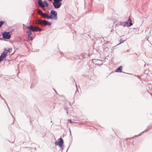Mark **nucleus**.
Listing matches in <instances>:
<instances>
[{
	"instance_id": "obj_1",
	"label": "nucleus",
	"mask_w": 152,
	"mask_h": 152,
	"mask_svg": "<svg viewBox=\"0 0 152 152\" xmlns=\"http://www.w3.org/2000/svg\"><path fill=\"white\" fill-rule=\"evenodd\" d=\"M26 28L29 30L27 31V33L28 34L29 36H30L32 34L30 30H31L33 31H40L42 30L38 26H34L32 25L27 26Z\"/></svg>"
},
{
	"instance_id": "obj_2",
	"label": "nucleus",
	"mask_w": 152,
	"mask_h": 152,
	"mask_svg": "<svg viewBox=\"0 0 152 152\" xmlns=\"http://www.w3.org/2000/svg\"><path fill=\"white\" fill-rule=\"evenodd\" d=\"M49 18L50 19H52L55 20L57 19V12L54 10H52L50 12V16Z\"/></svg>"
},
{
	"instance_id": "obj_3",
	"label": "nucleus",
	"mask_w": 152,
	"mask_h": 152,
	"mask_svg": "<svg viewBox=\"0 0 152 152\" xmlns=\"http://www.w3.org/2000/svg\"><path fill=\"white\" fill-rule=\"evenodd\" d=\"M37 12L38 14L40 15L42 17L48 19H50V18H49L50 16H49L46 13H43L42 11H41L40 9H37Z\"/></svg>"
},
{
	"instance_id": "obj_4",
	"label": "nucleus",
	"mask_w": 152,
	"mask_h": 152,
	"mask_svg": "<svg viewBox=\"0 0 152 152\" xmlns=\"http://www.w3.org/2000/svg\"><path fill=\"white\" fill-rule=\"evenodd\" d=\"M38 3L39 6L42 8H44L45 6L47 7H48L49 6V4L45 0L43 2L41 0H38Z\"/></svg>"
},
{
	"instance_id": "obj_5",
	"label": "nucleus",
	"mask_w": 152,
	"mask_h": 152,
	"mask_svg": "<svg viewBox=\"0 0 152 152\" xmlns=\"http://www.w3.org/2000/svg\"><path fill=\"white\" fill-rule=\"evenodd\" d=\"M53 1L54 2L53 3V4L54 7L56 9H58L60 8L62 4V3L56 0H53Z\"/></svg>"
},
{
	"instance_id": "obj_6",
	"label": "nucleus",
	"mask_w": 152,
	"mask_h": 152,
	"mask_svg": "<svg viewBox=\"0 0 152 152\" xmlns=\"http://www.w3.org/2000/svg\"><path fill=\"white\" fill-rule=\"evenodd\" d=\"M3 37L5 39H9L11 37V34L9 32H4L2 34Z\"/></svg>"
},
{
	"instance_id": "obj_7",
	"label": "nucleus",
	"mask_w": 152,
	"mask_h": 152,
	"mask_svg": "<svg viewBox=\"0 0 152 152\" xmlns=\"http://www.w3.org/2000/svg\"><path fill=\"white\" fill-rule=\"evenodd\" d=\"M39 23L44 25L50 26L51 25V23L45 20H40L39 21Z\"/></svg>"
},
{
	"instance_id": "obj_8",
	"label": "nucleus",
	"mask_w": 152,
	"mask_h": 152,
	"mask_svg": "<svg viewBox=\"0 0 152 152\" xmlns=\"http://www.w3.org/2000/svg\"><path fill=\"white\" fill-rule=\"evenodd\" d=\"M58 140H59V141L55 142V144L56 145L60 147H61L63 145V140L61 138L59 139Z\"/></svg>"
},
{
	"instance_id": "obj_9",
	"label": "nucleus",
	"mask_w": 152,
	"mask_h": 152,
	"mask_svg": "<svg viewBox=\"0 0 152 152\" xmlns=\"http://www.w3.org/2000/svg\"><path fill=\"white\" fill-rule=\"evenodd\" d=\"M7 52L5 51H3L0 56V62L4 59L6 58Z\"/></svg>"
},
{
	"instance_id": "obj_10",
	"label": "nucleus",
	"mask_w": 152,
	"mask_h": 152,
	"mask_svg": "<svg viewBox=\"0 0 152 152\" xmlns=\"http://www.w3.org/2000/svg\"><path fill=\"white\" fill-rule=\"evenodd\" d=\"M125 22L127 23V27H129L132 26V23L131 20L130 19V17L127 21H126Z\"/></svg>"
},
{
	"instance_id": "obj_11",
	"label": "nucleus",
	"mask_w": 152,
	"mask_h": 152,
	"mask_svg": "<svg viewBox=\"0 0 152 152\" xmlns=\"http://www.w3.org/2000/svg\"><path fill=\"white\" fill-rule=\"evenodd\" d=\"M123 68V67L122 66H120L117 69H116L115 71L116 72H122V69Z\"/></svg>"
},
{
	"instance_id": "obj_12",
	"label": "nucleus",
	"mask_w": 152,
	"mask_h": 152,
	"mask_svg": "<svg viewBox=\"0 0 152 152\" xmlns=\"http://www.w3.org/2000/svg\"><path fill=\"white\" fill-rule=\"evenodd\" d=\"M4 50L7 51L9 52H11L12 51V49L11 48H9L8 49L5 48Z\"/></svg>"
},
{
	"instance_id": "obj_13",
	"label": "nucleus",
	"mask_w": 152,
	"mask_h": 152,
	"mask_svg": "<svg viewBox=\"0 0 152 152\" xmlns=\"http://www.w3.org/2000/svg\"><path fill=\"white\" fill-rule=\"evenodd\" d=\"M4 23V22L2 21H0V27H1L3 24Z\"/></svg>"
},
{
	"instance_id": "obj_14",
	"label": "nucleus",
	"mask_w": 152,
	"mask_h": 152,
	"mask_svg": "<svg viewBox=\"0 0 152 152\" xmlns=\"http://www.w3.org/2000/svg\"><path fill=\"white\" fill-rule=\"evenodd\" d=\"M123 26L124 27L127 26L126 23L125 22H123Z\"/></svg>"
},
{
	"instance_id": "obj_15",
	"label": "nucleus",
	"mask_w": 152,
	"mask_h": 152,
	"mask_svg": "<svg viewBox=\"0 0 152 152\" xmlns=\"http://www.w3.org/2000/svg\"><path fill=\"white\" fill-rule=\"evenodd\" d=\"M123 22H120L119 25H121V26H123Z\"/></svg>"
},
{
	"instance_id": "obj_16",
	"label": "nucleus",
	"mask_w": 152,
	"mask_h": 152,
	"mask_svg": "<svg viewBox=\"0 0 152 152\" xmlns=\"http://www.w3.org/2000/svg\"><path fill=\"white\" fill-rule=\"evenodd\" d=\"M0 96H1V98H2V99H4V102H5V103H6L7 104V106L8 107L7 104L6 103L5 100L4 99H3L2 97L1 96L0 94ZM8 108H9V107H8Z\"/></svg>"
},
{
	"instance_id": "obj_17",
	"label": "nucleus",
	"mask_w": 152,
	"mask_h": 152,
	"mask_svg": "<svg viewBox=\"0 0 152 152\" xmlns=\"http://www.w3.org/2000/svg\"><path fill=\"white\" fill-rule=\"evenodd\" d=\"M65 110H66V111L67 114H68V111L66 109V108H65Z\"/></svg>"
},
{
	"instance_id": "obj_18",
	"label": "nucleus",
	"mask_w": 152,
	"mask_h": 152,
	"mask_svg": "<svg viewBox=\"0 0 152 152\" xmlns=\"http://www.w3.org/2000/svg\"><path fill=\"white\" fill-rule=\"evenodd\" d=\"M150 127H148L147 129H146V130H148L149 129H150Z\"/></svg>"
},
{
	"instance_id": "obj_19",
	"label": "nucleus",
	"mask_w": 152,
	"mask_h": 152,
	"mask_svg": "<svg viewBox=\"0 0 152 152\" xmlns=\"http://www.w3.org/2000/svg\"><path fill=\"white\" fill-rule=\"evenodd\" d=\"M30 38H31V40H32V39H33L32 37L31 36V37H30Z\"/></svg>"
},
{
	"instance_id": "obj_20",
	"label": "nucleus",
	"mask_w": 152,
	"mask_h": 152,
	"mask_svg": "<svg viewBox=\"0 0 152 152\" xmlns=\"http://www.w3.org/2000/svg\"><path fill=\"white\" fill-rule=\"evenodd\" d=\"M48 0L49 1H50L51 2H52V0Z\"/></svg>"
},
{
	"instance_id": "obj_21",
	"label": "nucleus",
	"mask_w": 152,
	"mask_h": 152,
	"mask_svg": "<svg viewBox=\"0 0 152 152\" xmlns=\"http://www.w3.org/2000/svg\"><path fill=\"white\" fill-rule=\"evenodd\" d=\"M140 134H141V133H140V134H139L138 136H139V135H140Z\"/></svg>"
},
{
	"instance_id": "obj_22",
	"label": "nucleus",
	"mask_w": 152,
	"mask_h": 152,
	"mask_svg": "<svg viewBox=\"0 0 152 152\" xmlns=\"http://www.w3.org/2000/svg\"><path fill=\"white\" fill-rule=\"evenodd\" d=\"M142 132L141 133H142V132Z\"/></svg>"
}]
</instances>
